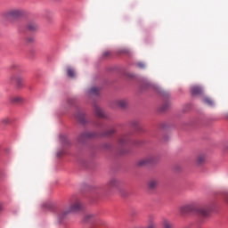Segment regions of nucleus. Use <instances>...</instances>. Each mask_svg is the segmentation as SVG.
Segmentation results:
<instances>
[{"label":"nucleus","mask_w":228,"mask_h":228,"mask_svg":"<svg viewBox=\"0 0 228 228\" xmlns=\"http://www.w3.org/2000/svg\"><path fill=\"white\" fill-rule=\"evenodd\" d=\"M180 212L183 213V215H186V213H196L200 218L209 217V208L196 207L195 204L182 206L180 208Z\"/></svg>","instance_id":"obj_1"},{"label":"nucleus","mask_w":228,"mask_h":228,"mask_svg":"<svg viewBox=\"0 0 228 228\" xmlns=\"http://www.w3.org/2000/svg\"><path fill=\"white\" fill-rule=\"evenodd\" d=\"M81 209H83V204L79 201H76L69 209L62 211L59 216V218H65L69 213L81 211Z\"/></svg>","instance_id":"obj_2"},{"label":"nucleus","mask_w":228,"mask_h":228,"mask_svg":"<svg viewBox=\"0 0 228 228\" xmlns=\"http://www.w3.org/2000/svg\"><path fill=\"white\" fill-rule=\"evenodd\" d=\"M22 11L20 9H11L3 14L5 20H12V19H19L21 17Z\"/></svg>","instance_id":"obj_3"},{"label":"nucleus","mask_w":228,"mask_h":228,"mask_svg":"<svg viewBox=\"0 0 228 228\" xmlns=\"http://www.w3.org/2000/svg\"><path fill=\"white\" fill-rule=\"evenodd\" d=\"M154 163H158V157L150 156L139 160L137 165L138 167H147L148 165H154Z\"/></svg>","instance_id":"obj_4"},{"label":"nucleus","mask_w":228,"mask_h":228,"mask_svg":"<svg viewBox=\"0 0 228 228\" xmlns=\"http://www.w3.org/2000/svg\"><path fill=\"white\" fill-rule=\"evenodd\" d=\"M11 81L15 83L17 88H22V86H24V77L19 75L13 74L11 76Z\"/></svg>","instance_id":"obj_5"},{"label":"nucleus","mask_w":228,"mask_h":228,"mask_svg":"<svg viewBox=\"0 0 228 228\" xmlns=\"http://www.w3.org/2000/svg\"><path fill=\"white\" fill-rule=\"evenodd\" d=\"M94 136H97L96 133L85 132L78 136V142L80 143H83V142H85V140H87V138H94Z\"/></svg>","instance_id":"obj_6"},{"label":"nucleus","mask_w":228,"mask_h":228,"mask_svg":"<svg viewBox=\"0 0 228 228\" xmlns=\"http://www.w3.org/2000/svg\"><path fill=\"white\" fill-rule=\"evenodd\" d=\"M118 186H120V182L117 178H111L107 183V188L110 190H118Z\"/></svg>","instance_id":"obj_7"},{"label":"nucleus","mask_w":228,"mask_h":228,"mask_svg":"<svg viewBox=\"0 0 228 228\" xmlns=\"http://www.w3.org/2000/svg\"><path fill=\"white\" fill-rule=\"evenodd\" d=\"M206 159H208V156L204 153H200L196 158V164L199 166L204 165V163H206Z\"/></svg>","instance_id":"obj_8"},{"label":"nucleus","mask_w":228,"mask_h":228,"mask_svg":"<svg viewBox=\"0 0 228 228\" xmlns=\"http://www.w3.org/2000/svg\"><path fill=\"white\" fill-rule=\"evenodd\" d=\"M159 185V179H151L148 183L149 190H156Z\"/></svg>","instance_id":"obj_9"},{"label":"nucleus","mask_w":228,"mask_h":228,"mask_svg":"<svg viewBox=\"0 0 228 228\" xmlns=\"http://www.w3.org/2000/svg\"><path fill=\"white\" fill-rule=\"evenodd\" d=\"M94 113L99 118H106V114H104V111L97 105L94 106Z\"/></svg>","instance_id":"obj_10"},{"label":"nucleus","mask_w":228,"mask_h":228,"mask_svg":"<svg viewBox=\"0 0 228 228\" xmlns=\"http://www.w3.org/2000/svg\"><path fill=\"white\" fill-rule=\"evenodd\" d=\"M191 92L192 95H200V94H202V87L199 86H193L191 87Z\"/></svg>","instance_id":"obj_11"},{"label":"nucleus","mask_w":228,"mask_h":228,"mask_svg":"<svg viewBox=\"0 0 228 228\" xmlns=\"http://www.w3.org/2000/svg\"><path fill=\"white\" fill-rule=\"evenodd\" d=\"M27 28L29 31H37V29H38V24L35 21H29Z\"/></svg>","instance_id":"obj_12"},{"label":"nucleus","mask_w":228,"mask_h":228,"mask_svg":"<svg viewBox=\"0 0 228 228\" xmlns=\"http://www.w3.org/2000/svg\"><path fill=\"white\" fill-rule=\"evenodd\" d=\"M75 118H77L81 124H85V114L83 112L77 111L75 114Z\"/></svg>","instance_id":"obj_13"},{"label":"nucleus","mask_w":228,"mask_h":228,"mask_svg":"<svg viewBox=\"0 0 228 228\" xmlns=\"http://www.w3.org/2000/svg\"><path fill=\"white\" fill-rule=\"evenodd\" d=\"M24 101V99L20 96H12L11 98V102H13L14 104H20V102H22Z\"/></svg>","instance_id":"obj_14"},{"label":"nucleus","mask_w":228,"mask_h":228,"mask_svg":"<svg viewBox=\"0 0 228 228\" xmlns=\"http://www.w3.org/2000/svg\"><path fill=\"white\" fill-rule=\"evenodd\" d=\"M128 142H129V137H127V135H123L118 140L119 145H126Z\"/></svg>","instance_id":"obj_15"},{"label":"nucleus","mask_w":228,"mask_h":228,"mask_svg":"<svg viewBox=\"0 0 228 228\" xmlns=\"http://www.w3.org/2000/svg\"><path fill=\"white\" fill-rule=\"evenodd\" d=\"M116 104L118 108H126V106H127V101L118 100V102H116Z\"/></svg>","instance_id":"obj_16"},{"label":"nucleus","mask_w":228,"mask_h":228,"mask_svg":"<svg viewBox=\"0 0 228 228\" xmlns=\"http://www.w3.org/2000/svg\"><path fill=\"white\" fill-rule=\"evenodd\" d=\"M100 92H101V88L99 87H92L89 90V94H91L92 95H99Z\"/></svg>","instance_id":"obj_17"},{"label":"nucleus","mask_w":228,"mask_h":228,"mask_svg":"<svg viewBox=\"0 0 228 228\" xmlns=\"http://www.w3.org/2000/svg\"><path fill=\"white\" fill-rule=\"evenodd\" d=\"M203 102H204V104H207V106H213L215 104L213 100H211V98H208V97L203 98Z\"/></svg>","instance_id":"obj_18"},{"label":"nucleus","mask_w":228,"mask_h":228,"mask_svg":"<svg viewBox=\"0 0 228 228\" xmlns=\"http://www.w3.org/2000/svg\"><path fill=\"white\" fill-rule=\"evenodd\" d=\"M163 228H174V224L170 221L165 219L163 221Z\"/></svg>","instance_id":"obj_19"},{"label":"nucleus","mask_w":228,"mask_h":228,"mask_svg":"<svg viewBox=\"0 0 228 228\" xmlns=\"http://www.w3.org/2000/svg\"><path fill=\"white\" fill-rule=\"evenodd\" d=\"M67 74H68L69 77H75L76 71H74V69H71V68H68L67 69Z\"/></svg>","instance_id":"obj_20"},{"label":"nucleus","mask_w":228,"mask_h":228,"mask_svg":"<svg viewBox=\"0 0 228 228\" xmlns=\"http://www.w3.org/2000/svg\"><path fill=\"white\" fill-rule=\"evenodd\" d=\"M116 131L115 128H110L105 133V136H111V134H115Z\"/></svg>","instance_id":"obj_21"},{"label":"nucleus","mask_w":228,"mask_h":228,"mask_svg":"<svg viewBox=\"0 0 228 228\" xmlns=\"http://www.w3.org/2000/svg\"><path fill=\"white\" fill-rule=\"evenodd\" d=\"M138 126H140V122L138 120L131 121V126L132 127H138Z\"/></svg>","instance_id":"obj_22"},{"label":"nucleus","mask_w":228,"mask_h":228,"mask_svg":"<svg viewBox=\"0 0 228 228\" xmlns=\"http://www.w3.org/2000/svg\"><path fill=\"white\" fill-rule=\"evenodd\" d=\"M45 208H47V209H52L53 206L46 204V205H45Z\"/></svg>","instance_id":"obj_23"},{"label":"nucleus","mask_w":228,"mask_h":228,"mask_svg":"<svg viewBox=\"0 0 228 228\" xmlns=\"http://www.w3.org/2000/svg\"><path fill=\"white\" fill-rule=\"evenodd\" d=\"M138 67H140L141 69H143V67H145V64H143V63H138Z\"/></svg>","instance_id":"obj_24"},{"label":"nucleus","mask_w":228,"mask_h":228,"mask_svg":"<svg viewBox=\"0 0 228 228\" xmlns=\"http://www.w3.org/2000/svg\"><path fill=\"white\" fill-rule=\"evenodd\" d=\"M103 56H110V52H105L104 53H103Z\"/></svg>","instance_id":"obj_25"},{"label":"nucleus","mask_w":228,"mask_h":228,"mask_svg":"<svg viewBox=\"0 0 228 228\" xmlns=\"http://www.w3.org/2000/svg\"><path fill=\"white\" fill-rule=\"evenodd\" d=\"M60 138H61V140H62V141L65 140V137H64L63 135H61Z\"/></svg>","instance_id":"obj_26"},{"label":"nucleus","mask_w":228,"mask_h":228,"mask_svg":"<svg viewBox=\"0 0 228 228\" xmlns=\"http://www.w3.org/2000/svg\"><path fill=\"white\" fill-rule=\"evenodd\" d=\"M1 209H3V205H1V203H0V211H1Z\"/></svg>","instance_id":"obj_27"},{"label":"nucleus","mask_w":228,"mask_h":228,"mask_svg":"<svg viewBox=\"0 0 228 228\" xmlns=\"http://www.w3.org/2000/svg\"><path fill=\"white\" fill-rule=\"evenodd\" d=\"M4 122L5 124H7L8 120H4Z\"/></svg>","instance_id":"obj_28"},{"label":"nucleus","mask_w":228,"mask_h":228,"mask_svg":"<svg viewBox=\"0 0 228 228\" xmlns=\"http://www.w3.org/2000/svg\"><path fill=\"white\" fill-rule=\"evenodd\" d=\"M1 174H2V173L0 172V179H1Z\"/></svg>","instance_id":"obj_29"},{"label":"nucleus","mask_w":228,"mask_h":228,"mask_svg":"<svg viewBox=\"0 0 228 228\" xmlns=\"http://www.w3.org/2000/svg\"><path fill=\"white\" fill-rule=\"evenodd\" d=\"M226 201L228 202V200H226Z\"/></svg>","instance_id":"obj_30"},{"label":"nucleus","mask_w":228,"mask_h":228,"mask_svg":"<svg viewBox=\"0 0 228 228\" xmlns=\"http://www.w3.org/2000/svg\"><path fill=\"white\" fill-rule=\"evenodd\" d=\"M227 150H228V147H227Z\"/></svg>","instance_id":"obj_31"}]
</instances>
